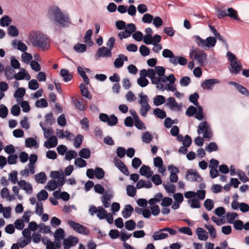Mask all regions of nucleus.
Instances as JSON below:
<instances>
[{
  "label": "nucleus",
  "mask_w": 249,
  "mask_h": 249,
  "mask_svg": "<svg viewBox=\"0 0 249 249\" xmlns=\"http://www.w3.org/2000/svg\"><path fill=\"white\" fill-rule=\"evenodd\" d=\"M48 17L50 19L59 23L62 27H67L70 24V20L68 14H63L60 9L56 6L51 7L48 11Z\"/></svg>",
  "instance_id": "f257e3e1"
},
{
  "label": "nucleus",
  "mask_w": 249,
  "mask_h": 249,
  "mask_svg": "<svg viewBox=\"0 0 249 249\" xmlns=\"http://www.w3.org/2000/svg\"><path fill=\"white\" fill-rule=\"evenodd\" d=\"M30 40L34 47H39L42 50L48 48L49 41L47 37L40 32H32L30 34Z\"/></svg>",
  "instance_id": "f03ea898"
},
{
  "label": "nucleus",
  "mask_w": 249,
  "mask_h": 249,
  "mask_svg": "<svg viewBox=\"0 0 249 249\" xmlns=\"http://www.w3.org/2000/svg\"><path fill=\"white\" fill-rule=\"evenodd\" d=\"M197 131L199 134L201 133H203V138L211 139L213 137V133L210 127L208 122L206 121L201 122L199 124Z\"/></svg>",
  "instance_id": "7ed1b4c3"
},
{
  "label": "nucleus",
  "mask_w": 249,
  "mask_h": 249,
  "mask_svg": "<svg viewBox=\"0 0 249 249\" xmlns=\"http://www.w3.org/2000/svg\"><path fill=\"white\" fill-rule=\"evenodd\" d=\"M194 55V59L196 60L200 66L204 65L207 59V55L204 51L199 49L198 51L193 50L190 52V55L191 56Z\"/></svg>",
  "instance_id": "20e7f679"
},
{
  "label": "nucleus",
  "mask_w": 249,
  "mask_h": 249,
  "mask_svg": "<svg viewBox=\"0 0 249 249\" xmlns=\"http://www.w3.org/2000/svg\"><path fill=\"white\" fill-rule=\"evenodd\" d=\"M89 212L91 215L96 213L97 216L100 219H103L107 216V211L101 206L98 207L97 209L95 206L92 205L90 207Z\"/></svg>",
  "instance_id": "39448f33"
},
{
  "label": "nucleus",
  "mask_w": 249,
  "mask_h": 249,
  "mask_svg": "<svg viewBox=\"0 0 249 249\" xmlns=\"http://www.w3.org/2000/svg\"><path fill=\"white\" fill-rule=\"evenodd\" d=\"M78 241V238L72 236H70L68 238L64 239L63 242L64 249H70L71 247L77 244Z\"/></svg>",
  "instance_id": "423d86ee"
},
{
  "label": "nucleus",
  "mask_w": 249,
  "mask_h": 249,
  "mask_svg": "<svg viewBox=\"0 0 249 249\" xmlns=\"http://www.w3.org/2000/svg\"><path fill=\"white\" fill-rule=\"evenodd\" d=\"M189 175L194 176V178L191 179L192 181H201L203 180V178L196 170H194L193 169L187 170L186 175L185 176V178L188 180H189Z\"/></svg>",
  "instance_id": "0eeeda50"
},
{
  "label": "nucleus",
  "mask_w": 249,
  "mask_h": 249,
  "mask_svg": "<svg viewBox=\"0 0 249 249\" xmlns=\"http://www.w3.org/2000/svg\"><path fill=\"white\" fill-rule=\"evenodd\" d=\"M169 227H166L159 230L154 232L152 237L154 240H161L166 238L168 236L167 233H162V231H168Z\"/></svg>",
  "instance_id": "6e6552de"
},
{
  "label": "nucleus",
  "mask_w": 249,
  "mask_h": 249,
  "mask_svg": "<svg viewBox=\"0 0 249 249\" xmlns=\"http://www.w3.org/2000/svg\"><path fill=\"white\" fill-rule=\"evenodd\" d=\"M219 81L217 79H209L205 80L202 83L201 86L203 89H212L214 84L219 83Z\"/></svg>",
  "instance_id": "1a4fd4ad"
},
{
  "label": "nucleus",
  "mask_w": 249,
  "mask_h": 249,
  "mask_svg": "<svg viewBox=\"0 0 249 249\" xmlns=\"http://www.w3.org/2000/svg\"><path fill=\"white\" fill-rule=\"evenodd\" d=\"M168 168L169 170H171V174L170 176V181L171 182H177L178 180V176L177 174L179 172L178 168L173 165L168 166Z\"/></svg>",
  "instance_id": "9d476101"
},
{
  "label": "nucleus",
  "mask_w": 249,
  "mask_h": 249,
  "mask_svg": "<svg viewBox=\"0 0 249 249\" xmlns=\"http://www.w3.org/2000/svg\"><path fill=\"white\" fill-rule=\"evenodd\" d=\"M96 55L98 57H110L112 53L107 48L103 46L98 50Z\"/></svg>",
  "instance_id": "9b49d317"
},
{
  "label": "nucleus",
  "mask_w": 249,
  "mask_h": 249,
  "mask_svg": "<svg viewBox=\"0 0 249 249\" xmlns=\"http://www.w3.org/2000/svg\"><path fill=\"white\" fill-rule=\"evenodd\" d=\"M57 144V138L55 136H52L49 138V141L45 142L44 146L50 149L55 147Z\"/></svg>",
  "instance_id": "f8f14e48"
},
{
  "label": "nucleus",
  "mask_w": 249,
  "mask_h": 249,
  "mask_svg": "<svg viewBox=\"0 0 249 249\" xmlns=\"http://www.w3.org/2000/svg\"><path fill=\"white\" fill-rule=\"evenodd\" d=\"M196 233L198 238L202 241H206L208 238V235L207 231L202 228H197L196 230Z\"/></svg>",
  "instance_id": "ddd939ff"
},
{
  "label": "nucleus",
  "mask_w": 249,
  "mask_h": 249,
  "mask_svg": "<svg viewBox=\"0 0 249 249\" xmlns=\"http://www.w3.org/2000/svg\"><path fill=\"white\" fill-rule=\"evenodd\" d=\"M139 172L141 175L146 176L147 178L151 177L153 173L152 171H150V167L145 165H142L141 167Z\"/></svg>",
  "instance_id": "4468645a"
},
{
  "label": "nucleus",
  "mask_w": 249,
  "mask_h": 249,
  "mask_svg": "<svg viewBox=\"0 0 249 249\" xmlns=\"http://www.w3.org/2000/svg\"><path fill=\"white\" fill-rule=\"evenodd\" d=\"M133 210L134 209L131 205H126L122 212L123 216L124 218H128L131 216V213Z\"/></svg>",
  "instance_id": "2eb2a0df"
},
{
  "label": "nucleus",
  "mask_w": 249,
  "mask_h": 249,
  "mask_svg": "<svg viewBox=\"0 0 249 249\" xmlns=\"http://www.w3.org/2000/svg\"><path fill=\"white\" fill-rule=\"evenodd\" d=\"M60 75L63 78V80L65 82L71 81L73 76L71 74L67 69H61L60 72Z\"/></svg>",
  "instance_id": "dca6fc26"
},
{
  "label": "nucleus",
  "mask_w": 249,
  "mask_h": 249,
  "mask_svg": "<svg viewBox=\"0 0 249 249\" xmlns=\"http://www.w3.org/2000/svg\"><path fill=\"white\" fill-rule=\"evenodd\" d=\"M81 95L87 98L88 99H91L92 98V95L89 93L88 89L83 83H81L79 86Z\"/></svg>",
  "instance_id": "f3484780"
},
{
  "label": "nucleus",
  "mask_w": 249,
  "mask_h": 249,
  "mask_svg": "<svg viewBox=\"0 0 249 249\" xmlns=\"http://www.w3.org/2000/svg\"><path fill=\"white\" fill-rule=\"evenodd\" d=\"M112 195H108L107 193H105V195L102 197V202L105 208L109 207L111 203V199Z\"/></svg>",
  "instance_id": "a211bd4d"
},
{
  "label": "nucleus",
  "mask_w": 249,
  "mask_h": 249,
  "mask_svg": "<svg viewBox=\"0 0 249 249\" xmlns=\"http://www.w3.org/2000/svg\"><path fill=\"white\" fill-rule=\"evenodd\" d=\"M231 68L232 70H230L231 73L234 74H237L240 72V71L242 69V65L237 64L236 61H234L231 64Z\"/></svg>",
  "instance_id": "6ab92c4d"
},
{
  "label": "nucleus",
  "mask_w": 249,
  "mask_h": 249,
  "mask_svg": "<svg viewBox=\"0 0 249 249\" xmlns=\"http://www.w3.org/2000/svg\"><path fill=\"white\" fill-rule=\"evenodd\" d=\"M35 180L36 182L40 183H44L46 180V176L44 172H40L35 176Z\"/></svg>",
  "instance_id": "aec40b11"
},
{
  "label": "nucleus",
  "mask_w": 249,
  "mask_h": 249,
  "mask_svg": "<svg viewBox=\"0 0 249 249\" xmlns=\"http://www.w3.org/2000/svg\"><path fill=\"white\" fill-rule=\"evenodd\" d=\"M148 101H145L144 102H142L140 104L141 105L142 107H145V111H143V110H140V113L141 115L143 117H146L147 115L148 111L150 109V106L148 103Z\"/></svg>",
  "instance_id": "412c9836"
},
{
  "label": "nucleus",
  "mask_w": 249,
  "mask_h": 249,
  "mask_svg": "<svg viewBox=\"0 0 249 249\" xmlns=\"http://www.w3.org/2000/svg\"><path fill=\"white\" fill-rule=\"evenodd\" d=\"M11 22V18L7 15H4L0 19V24L3 27L9 26Z\"/></svg>",
  "instance_id": "4be33fe9"
},
{
  "label": "nucleus",
  "mask_w": 249,
  "mask_h": 249,
  "mask_svg": "<svg viewBox=\"0 0 249 249\" xmlns=\"http://www.w3.org/2000/svg\"><path fill=\"white\" fill-rule=\"evenodd\" d=\"M79 156L81 158L88 159L90 156V151L89 148H83L79 152Z\"/></svg>",
  "instance_id": "5701e85b"
},
{
  "label": "nucleus",
  "mask_w": 249,
  "mask_h": 249,
  "mask_svg": "<svg viewBox=\"0 0 249 249\" xmlns=\"http://www.w3.org/2000/svg\"><path fill=\"white\" fill-rule=\"evenodd\" d=\"M228 13L227 16L236 20H239L240 19L238 17L237 12L232 8H228L227 9Z\"/></svg>",
  "instance_id": "b1692460"
},
{
  "label": "nucleus",
  "mask_w": 249,
  "mask_h": 249,
  "mask_svg": "<svg viewBox=\"0 0 249 249\" xmlns=\"http://www.w3.org/2000/svg\"><path fill=\"white\" fill-rule=\"evenodd\" d=\"M7 30L8 35L11 36H17L19 34L18 29L14 25L9 26Z\"/></svg>",
  "instance_id": "393cba45"
},
{
  "label": "nucleus",
  "mask_w": 249,
  "mask_h": 249,
  "mask_svg": "<svg viewBox=\"0 0 249 249\" xmlns=\"http://www.w3.org/2000/svg\"><path fill=\"white\" fill-rule=\"evenodd\" d=\"M36 197L38 201H44L48 197V193L45 190H42L36 195Z\"/></svg>",
  "instance_id": "a878e982"
},
{
  "label": "nucleus",
  "mask_w": 249,
  "mask_h": 249,
  "mask_svg": "<svg viewBox=\"0 0 249 249\" xmlns=\"http://www.w3.org/2000/svg\"><path fill=\"white\" fill-rule=\"evenodd\" d=\"M153 113L158 118L161 119H164L166 117V112L164 110L159 108L154 109L153 110Z\"/></svg>",
  "instance_id": "bb28decb"
},
{
  "label": "nucleus",
  "mask_w": 249,
  "mask_h": 249,
  "mask_svg": "<svg viewBox=\"0 0 249 249\" xmlns=\"http://www.w3.org/2000/svg\"><path fill=\"white\" fill-rule=\"evenodd\" d=\"M57 187V182L54 179L48 181L47 185L45 188L49 191H54Z\"/></svg>",
  "instance_id": "cd10ccee"
},
{
  "label": "nucleus",
  "mask_w": 249,
  "mask_h": 249,
  "mask_svg": "<svg viewBox=\"0 0 249 249\" xmlns=\"http://www.w3.org/2000/svg\"><path fill=\"white\" fill-rule=\"evenodd\" d=\"M216 40L214 37H208L205 40V46L208 48L214 47L216 44Z\"/></svg>",
  "instance_id": "c85d7f7f"
},
{
  "label": "nucleus",
  "mask_w": 249,
  "mask_h": 249,
  "mask_svg": "<svg viewBox=\"0 0 249 249\" xmlns=\"http://www.w3.org/2000/svg\"><path fill=\"white\" fill-rule=\"evenodd\" d=\"M53 236L54 238L64 240L65 236L64 231L62 228H59L55 231Z\"/></svg>",
  "instance_id": "c756f323"
},
{
  "label": "nucleus",
  "mask_w": 249,
  "mask_h": 249,
  "mask_svg": "<svg viewBox=\"0 0 249 249\" xmlns=\"http://www.w3.org/2000/svg\"><path fill=\"white\" fill-rule=\"evenodd\" d=\"M135 126L140 130H145L146 127L143 123L140 120L139 116L134 118Z\"/></svg>",
  "instance_id": "7c9ffc66"
},
{
  "label": "nucleus",
  "mask_w": 249,
  "mask_h": 249,
  "mask_svg": "<svg viewBox=\"0 0 249 249\" xmlns=\"http://www.w3.org/2000/svg\"><path fill=\"white\" fill-rule=\"evenodd\" d=\"M15 71L12 69L9 66H7L4 69V74L7 78L10 80L13 78V74Z\"/></svg>",
  "instance_id": "2f4dec72"
},
{
  "label": "nucleus",
  "mask_w": 249,
  "mask_h": 249,
  "mask_svg": "<svg viewBox=\"0 0 249 249\" xmlns=\"http://www.w3.org/2000/svg\"><path fill=\"white\" fill-rule=\"evenodd\" d=\"M142 142L145 143H149L153 139V136L148 131H146L142 134Z\"/></svg>",
  "instance_id": "473e14b6"
},
{
  "label": "nucleus",
  "mask_w": 249,
  "mask_h": 249,
  "mask_svg": "<svg viewBox=\"0 0 249 249\" xmlns=\"http://www.w3.org/2000/svg\"><path fill=\"white\" fill-rule=\"evenodd\" d=\"M95 178L100 179L104 178L105 176V171L100 167H96L94 171Z\"/></svg>",
  "instance_id": "72a5a7b5"
},
{
  "label": "nucleus",
  "mask_w": 249,
  "mask_h": 249,
  "mask_svg": "<svg viewBox=\"0 0 249 249\" xmlns=\"http://www.w3.org/2000/svg\"><path fill=\"white\" fill-rule=\"evenodd\" d=\"M25 146L27 147H31L33 146L38 147L36 140L34 138H29L25 140Z\"/></svg>",
  "instance_id": "f704fd0d"
},
{
  "label": "nucleus",
  "mask_w": 249,
  "mask_h": 249,
  "mask_svg": "<svg viewBox=\"0 0 249 249\" xmlns=\"http://www.w3.org/2000/svg\"><path fill=\"white\" fill-rule=\"evenodd\" d=\"M25 94V89L23 88H18L14 93L15 98H22Z\"/></svg>",
  "instance_id": "c9c22d12"
},
{
  "label": "nucleus",
  "mask_w": 249,
  "mask_h": 249,
  "mask_svg": "<svg viewBox=\"0 0 249 249\" xmlns=\"http://www.w3.org/2000/svg\"><path fill=\"white\" fill-rule=\"evenodd\" d=\"M36 106L38 108L46 107L48 106V104L46 100L44 98H41L37 100L35 103Z\"/></svg>",
  "instance_id": "e433bc0d"
},
{
  "label": "nucleus",
  "mask_w": 249,
  "mask_h": 249,
  "mask_svg": "<svg viewBox=\"0 0 249 249\" xmlns=\"http://www.w3.org/2000/svg\"><path fill=\"white\" fill-rule=\"evenodd\" d=\"M74 50L78 53H84L87 50V46L84 44H76L73 48Z\"/></svg>",
  "instance_id": "4c0bfd02"
},
{
  "label": "nucleus",
  "mask_w": 249,
  "mask_h": 249,
  "mask_svg": "<svg viewBox=\"0 0 249 249\" xmlns=\"http://www.w3.org/2000/svg\"><path fill=\"white\" fill-rule=\"evenodd\" d=\"M126 192L128 196L133 197L136 194V188L132 185H128L126 186Z\"/></svg>",
  "instance_id": "58836bf2"
},
{
  "label": "nucleus",
  "mask_w": 249,
  "mask_h": 249,
  "mask_svg": "<svg viewBox=\"0 0 249 249\" xmlns=\"http://www.w3.org/2000/svg\"><path fill=\"white\" fill-rule=\"evenodd\" d=\"M226 217L228 222L229 223L233 224L234 223V219L235 218H238V214L235 212H232L231 213H227Z\"/></svg>",
  "instance_id": "ea45409f"
},
{
  "label": "nucleus",
  "mask_w": 249,
  "mask_h": 249,
  "mask_svg": "<svg viewBox=\"0 0 249 249\" xmlns=\"http://www.w3.org/2000/svg\"><path fill=\"white\" fill-rule=\"evenodd\" d=\"M165 101V99L162 95H157L154 98V104L155 106H158L163 104Z\"/></svg>",
  "instance_id": "a19ab883"
},
{
  "label": "nucleus",
  "mask_w": 249,
  "mask_h": 249,
  "mask_svg": "<svg viewBox=\"0 0 249 249\" xmlns=\"http://www.w3.org/2000/svg\"><path fill=\"white\" fill-rule=\"evenodd\" d=\"M205 149L208 152L211 153L212 151H217L218 147L215 142H211L206 147Z\"/></svg>",
  "instance_id": "79ce46f5"
},
{
  "label": "nucleus",
  "mask_w": 249,
  "mask_h": 249,
  "mask_svg": "<svg viewBox=\"0 0 249 249\" xmlns=\"http://www.w3.org/2000/svg\"><path fill=\"white\" fill-rule=\"evenodd\" d=\"M205 228L208 230L210 236L212 238H215L216 236V231L213 225H207L205 224Z\"/></svg>",
  "instance_id": "37998d69"
},
{
  "label": "nucleus",
  "mask_w": 249,
  "mask_h": 249,
  "mask_svg": "<svg viewBox=\"0 0 249 249\" xmlns=\"http://www.w3.org/2000/svg\"><path fill=\"white\" fill-rule=\"evenodd\" d=\"M18 172L16 170H14L9 174V179L14 184L18 182Z\"/></svg>",
  "instance_id": "c03bdc74"
},
{
  "label": "nucleus",
  "mask_w": 249,
  "mask_h": 249,
  "mask_svg": "<svg viewBox=\"0 0 249 249\" xmlns=\"http://www.w3.org/2000/svg\"><path fill=\"white\" fill-rule=\"evenodd\" d=\"M82 158L81 157L76 158L74 161V164L80 168L84 167L86 166L87 164L86 160Z\"/></svg>",
  "instance_id": "a18cd8bd"
},
{
  "label": "nucleus",
  "mask_w": 249,
  "mask_h": 249,
  "mask_svg": "<svg viewBox=\"0 0 249 249\" xmlns=\"http://www.w3.org/2000/svg\"><path fill=\"white\" fill-rule=\"evenodd\" d=\"M136 227V223L133 220H129L125 222V229L129 231L133 230Z\"/></svg>",
  "instance_id": "49530a36"
},
{
  "label": "nucleus",
  "mask_w": 249,
  "mask_h": 249,
  "mask_svg": "<svg viewBox=\"0 0 249 249\" xmlns=\"http://www.w3.org/2000/svg\"><path fill=\"white\" fill-rule=\"evenodd\" d=\"M197 108L198 109V111L195 113V117L197 120H201L204 118L203 108L201 106L198 105L197 106Z\"/></svg>",
  "instance_id": "de8ad7c7"
},
{
  "label": "nucleus",
  "mask_w": 249,
  "mask_h": 249,
  "mask_svg": "<svg viewBox=\"0 0 249 249\" xmlns=\"http://www.w3.org/2000/svg\"><path fill=\"white\" fill-rule=\"evenodd\" d=\"M199 94L196 92H195L194 94L190 95L189 100L195 106H197V105H198L197 100L199 98Z\"/></svg>",
  "instance_id": "09e8293b"
},
{
  "label": "nucleus",
  "mask_w": 249,
  "mask_h": 249,
  "mask_svg": "<svg viewBox=\"0 0 249 249\" xmlns=\"http://www.w3.org/2000/svg\"><path fill=\"white\" fill-rule=\"evenodd\" d=\"M8 113V110L7 107L1 104L0 105V117L2 118H5L7 117Z\"/></svg>",
  "instance_id": "8fccbe9b"
},
{
  "label": "nucleus",
  "mask_w": 249,
  "mask_h": 249,
  "mask_svg": "<svg viewBox=\"0 0 249 249\" xmlns=\"http://www.w3.org/2000/svg\"><path fill=\"white\" fill-rule=\"evenodd\" d=\"M241 94L249 97V90L242 85L239 84L236 89Z\"/></svg>",
  "instance_id": "3c124183"
},
{
  "label": "nucleus",
  "mask_w": 249,
  "mask_h": 249,
  "mask_svg": "<svg viewBox=\"0 0 249 249\" xmlns=\"http://www.w3.org/2000/svg\"><path fill=\"white\" fill-rule=\"evenodd\" d=\"M77 156V153L75 151L70 150L67 152L65 155V159L68 160H70L72 159L75 158Z\"/></svg>",
  "instance_id": "603ef678"
},
{
  "label": "nucleus",
  "mask_w": 249,
  "mask_h": 249,
  "mask_svg": "<svg viewBox=\"0 0 249 249\" xmlns=\"http://www.w3.org/2000/svg\"><path fill=\"white\" fill-rule=\"evenodd\" d=\"M45 122L50 125H52L55 122V119L53 118L52 112H50L45 115Z\"/></svg>",
  "instance_id": "864d4df0"
},
{
  "label": "nucleus",
  "mask_w": 249,
  "mask_h": 249,
  "mask_svg": "<svg viewBox=\"0 0 249 249\" xmlns=\"http://www.w3.org/2000/svg\"><path fill=\"white\" fill-rule=\"evenodd\" d=\"M204 206L208 211H211L213 209L214 204L212 199L207 198L204 201Z\"/></svg>",
  "instance_id": "5fc2aeb1"
},
{
  "label": "nucleus",
  "mask_w": 249,
  "mask_h": 249,
  "mask_svg": "<svg viewBox=\"0 0 249 249\" xmlns=\"http://www.w3.org/2000/svg\"><path fill=\"white\" fill-rule=\"evenodd\" d=\"M83 139V137L82 135L78 134L75 138L74 146L76 148L79 147L82 143Z\"/></svg>",
  "instance_id": "6e6d98bb"
},
{
  "label": "nucleus",
  "mask_w": 249,
  "mask_h": 249,
  "mask_svg": "<svg viewBox=\"0 0 249 249\" xmlns=\"http://www.w3.org/2000/svg\"><path fill=\"white\" fill-rule=\"evenodd\" d=\"M29 88L32 90H36L39 88V84L36 79H32L29 82Z\"/></svg>",
  "instance_id": "4d7b16f0"
},
{
  "label": "nucleus",
  "mask_w": 249,
  "mask_h": 249,
  "mask_svg": "<svg viewBox=\"0 0 249 249\" xmlns=\"http://www.w3.org/2000/svg\"><path fill=\"white\" fill-rule=\"evenodd\" d=\"M140 52L142 55L146 56L150 53V49L145 45H142L140 47Z\"/></svg>",
  "instance_id": "13d9d810"
},
{
  "label": "nucleus",
  "mask_w": 249,
  "mask_h": 249,
  "mask_svg": "<svg viewBox=\"0 0 249 249\" xmlns=\"http://www.w3.org/2000/svg\"><path fill=\"white\" fill-rule=\"evenodd\" d=\"M191 80L189 77L184 76L180 80V85L182 87L188 86L191 83Z\"/></svg>",
  "instance_id": "bf43d9fd"
},
{
  "label": "nucleus",
  "mask_w": 249,
  "mask_h": 249,
  "mask_svg": "<svg viewBox=\"0 0 249 249\" xmlns=\"http://www.w3.org/2000/svg\"><path fill=\"white\" fill-rule=\"evenodd\" d=\"M125 31H127L128 34L131 35L133 32L136 30V27L133 23H129L125 26Z\"/></svg>",
  "instance_id": "052dcab7"
},
{
  "label": "nucleus",
  "mask_w": 249,
  "mask_h": 249,
  "mask_svg": "<svg viewBox=\"0 0 249 249\" xmlns=\"http://www.w3.org/2000/svg\"><path fill=\"white\" fill-rule=\"evenodd\" d=\"M11 113L14 116H18L20 113V108L19 106L18 105H14L11 109Z\"/></svg>",
  "instance_id": "680f3d73"
},
{
  "label": "nucleus",
  "mask_w": 249,
  "mask_h": 249,
  "mask_svg": "<svg viewBox=\"0 0 249 249\" xmlns=\"http://www.w3.org/2000/svg\"><path fill=\"white\" fill-rule=\"evenodd\" d=\"M118 118L117 117L112 114L110 116V118H108V121L107 122V124L109 126H113L115 125L118 123Z\"/></svg>",
  "instance_id": "e2e57ef3"
},
{
  "label": "nucleus",
  "mask_w": 249,
  "mask_h": 249,
  "mask_svg": "<svg viewBox=\"0 0 249 249\" xmlns=\"http://www.w3.org/2000/svg\"><path fill=\"white\" fill-rule=\"evenodd\" d=\"M77 232L88 235L89 234L90 231L87 227L80 224V227H79L78 230L77 231Z\"/></svg>",
  "instance_id": "0e129e2a"
},
{
  "label": "nucleus",
  "mask_w": 249,
  "mask_h": 249,
  "mask_svg": "<svg viewBox=\"0 0 249 249\" xmlns=\"http://www.w3.org/2000/svg\"><path fill=\"white\" fill-rule=\"evenodd\" d=\"M68 224L71 227L74 231H77L79 227H80V224L75 222L72 220H69L68 221Z\"/></svg>",
  "instance_id": "69168bd1"
},
{
  "label": "nucleus",
  "mask_w": 249,
  "mask_h": 249,
  "mask_svg": "<svg viewBox=\"0 0 249 249\" xmlns=\"http://www.w3.org/2000/svg\"><path fill=\"white\" fill-rule=\"evenodd\" d=\"M196 111V108L193 106H190L185 112V114L188 117L193 116Z\"/></svg>",
  "instance_id": "338daca9"
},
{
  "label": "nucleus",
  "mask_w": 249,
  "mask_h": 249,
  "mask_svg": "<svg viewBox=\"0 0 249 249\" xmlns=\"http://www.w3.org/2000/svg\"><path fill=\"white\" fill-rule=\"evenodd\" d=\"M172 199L169 197H165L162 198L161 205L163 207H168L172 204Z\"/></svg>",
  "instance_id": "774afa93"
}]
</instances>
